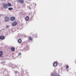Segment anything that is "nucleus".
<instances>
[{
  "label": "nucleus",
  "instance_id": "f257e3e1",
  "mask_svg": "<svg viewBox=\"0 0 76 76\" xmlns=\"http://www.w3.org/2000/svg\"><path fill=\"white\" fill-rule=\"evenodd\" d=\"M4 21L6 22H9L10 21L9 17H4Z\"/></svg>",
  "mask_w": 76,
  "mask_h": 76
},
{
  "label": "nucleus",
  "instance_id": "f03ea898",
  "mask_svg": "<svg viewBox=\"0 0 76 76\" xmlns=\"http://www.w3.org/2000/svg\"><path fill=\"white\" fill-rule=\"evenodd\" d=\"M3 7L4 9H7L8 7V6L7 4H5L3 5Z\"/></svg>",
  "mask_w": 76,
  "mask_h": 76
},
{
  "label": "nucleus",
  "instance_id": "7ed1b4c3",
  "mask_svg": "<svg viewBox=\"0 0 76 76\" xmlns=\"http://www.w3.org/2000/svg\"><path fill=\"white\" fill-rule=\"evenodd\" d=\"M17 24V22L15 21L12 23V26H15Z\"/></svg>",
  "mask_w": 76,
  "mask_h": 76
},
{
  "label": "nucleus",
  "instance_id": "20e7f679",
  "mask_svg": "<svg viewBox=\"0 0 76 76\" xmlns=\"http://www.w3.org/2000/svg\"><path fill=\"white\" fill-rule=\"evenodd\" d=\"M57 62H55L53 64V66L54 67H56L57 66Z\"/></svg>",
  "mask_w": 76,
  "mask_h": 76
},
{
  "label": "nucleus",
  "instance_id": "39448f33",
  "mask_svg": "<svg viewBox=\"0 0 76 76\" xmlns=\"http://www.w3.org/2000/svg\"><path fill=\"white\" fill-rule=\"evenodd\" d=\"M15 19V17H10V20L12 21H14Z\"/></svg>",
  "mask_w": 76,
  "mask_h": 76
},
{
  "label": "nucleus",
  "instance_id": "423d86ee",
  "mask_svg": "<svg viewBox=\"0 0 76 76\" xmlns=\"http://www.w3.org/2000/svg\"><path fill=\"white\" fill-rule=\"evenodd\" d=\"M4 39V36H1L0 37V39L2 40Z\"/></svg>",
  "mask_w": 76,
  "mask_h": 76
},
{
  "label": "nucleus",
  "instance_id": "0eeeda50",
  "mask_svg": "<svg viewBox=\"0 0 76 76\" xmlns=\"http://www.w3.org/2000/svg\"><path fill=\"white\" fill-rule=\"evenodd\" d=\"M18 1L23 4L24 2V0H18Z\"/></svg>",
  "mask_w": 76,
  "mask_h": 76
},
{
  "label": "nucleus",
  "instance_id": "6e6552de",
  "mask_svg": "<svg viewBox=\"0 0 76 76\" xmlns=\"http://www.w3.org/2000/svg\"><path fill=\"white\" fill-rule=\"evenodd\" d=\"M59 75H57L56 73H53L52 75V76H58Z\"/></svg>",
  "mask_w": 76,
  "mask_h": 76
},
{
  "label": "nucleus",
  "instance_id": "1a4fd4ad",
  "mask_svg": "<svg viewBox=\"0 0 76 76\" xmlns=\"http://www.w3.org/2000/svg\"><path fill=\"white\" fill-rule=\"evenodd\" d=\"M7 6H9V7H11L12 6V5H11V4L10 3H8V4H7Z\"/></svg>",
  "mask_w": 76,
  "mask_h": 76
},
{
  "label": "nucleus",
  "instance_id": "9d476101",
  "mask_svg": "<svg viewBox=\"0 0 76 76\" xmlns=\"http://www.w3.org/2000/svg\"><path fill=\"white\" fill-rule=\"evenodd\" d=\"M29 17L27 16L26 17V20H27V21L28 20H29Z\"/></svg>",
  "mask_w": 76,
  "mask_h": 76
},
{
  "label": "nucleus",
  "instance_id": "9b49d317",
  "mask_svg": "<svg viewBox=\"0 0 76 76\" xmlns=\"http://www.w3.org/2000/svg\"><path fill=\"white\" fill-rule=\"evenodd\" d=\"M11 50L12 51H14L15 50V48L12 47L11 48Z\"/></svg>",
  "mask_w": 76,
  "mask_h": 76
},
{
  "label": "nucleus",
  "instance_id": "f8f14e48",
  "mask_svg": "<svg viewBox=\"0 0 76 76\" xmlns=\"http://www.w3.org/2000/svg\"><path fill=\"white\" fill-rule=\"evenodd\" d=\"M22 40L20 39H19L18 40V42L19 43H21V42Z\"/></svg>",
  "mask_w": 76,
  "mask_h": 76
},
{
  "label": "nucleus",
  "instance_id": "ddd939ff",
  "mask_svg": "<svg viewBox=\"0 0 76 76\" xmlns=\"http://www.w3.org/2000/svg\"><path fill=\"white\" fill-rule=\"evenodd\" d=\"M8 10H13V9L12 7H9L8 8Z\"/></svg>",
  "mask_w": 76,
  "mask_h": 76
},
{
  "label": "nucleus",
  "instance_id": "4468645a",
  "mask_svg": "<svg viewBox=\"0 0 76 76\" xmlns=\"http://www.w3.org/2000/svg\"><path fill=\"white\" fill-rule=\"evenodd\" d=\"M69 68V66L68 65H66V69H68Z\"/></svg>",
  "mask_w": 76,
  "mask_h": 76
},
{
  "label": "nucleus",
  "instance_id": "2eb2a0df",
  "mask_svg": "<svg viewBox=\"0 0 76 76\" xmlns=\"http://www.w3.org/2000/svg\"><path fill=\"white\" fill-rule=\"evenodd\" d=\"M35 4H31V6L32 7H35Z\"/></svg>",
  "mask_w": 76,
  "mask_h": 76
},
{
  "label": "nucleus",
  "instance_id": "dca6fc26",
  "mask_svg": "<svg viewBox=\"0 0 76 76\" xmlns=\"http://www.w3.org/2000/svg\"><path fill=\"white\" fill-rule=\"evenodd\" d=\"M29 39L31 41H32V38L31 37H29Z\"/></svg>",
  "mask_w": 76,
  "mask_h": 76
},
{
  "label": "nucleus",
  "instance_id": "f3484780",
  "mask_svg": "<svg viewBox=\"0 0 76 76\" xmlns=\"http://www.w3.org/2000/svg\"><path fill=\"white\" fill-rule=\"evenodd\" d=\"M3 54V52L2 51L0 52V55H2Z\"/></svg>",
  "mask_w": 76,
  "mask_h": 76
},
{
  "label": "nucleus",
  "instance_id": "a211bd4d",
  "mask_svg": "<svg viewBox=\"0 0 76 76\" xmlns=\"http://www.w3.org/2000/svg\"><path fill=\"white\" fill-rule=\"evenodd\" d=\"M21 54V53H19L18 54V55H20Z\"/></svg>",
  "mask_w": 76,
  "mask_h": 76
},
{
  "label": "nucleus",
  "instance_id": "6ab92c4d",
  "mask_svg": "<svg viewBox=\"0 0 76 76\" xmlns=\"http://www.w3.org/2000/svg\"><path fill=\"white\" fill-rule=\"evenodd\" d=\"M7 28H8L9 27V26H7Z\"/></svg>",
  "mask_w": 76,
  "mask_h": 76
},
{
  "label": "nucleus",
  "instance_id": "aec40b11",
  "mask_svg": "<svg viewBox=\"0 0 76 76\" xmlns=\"http://www.w3.org/2000/svg\"><path fill=\"white\" fill-rule=\"evenodd\" d=\"M1 16V15H0V17Z\"/></svg>",
  "mask_w": 76,
  "mask_h": 76
},
{
  "label": "nucleus",
  "instance_id": "412c9836",
  "mask_svg": "<svg viewBox=\"0 0 76 76\" xmlns=\"http://www.w3.org/2000/svg\"><path fill=\"white\" fill-rule=\"evenodd\" d=\"M58 76H60V75H58Z\"/></svg>",
  "mask_w": 76,
  "mask_h": 76
},
{
  "label": "nucleus",
  "instance_id": "4be33fe9",
  "mask_svg": "<svg viewBox=\"0 0 76 76\" xmlns=\"http://www.w3.org/2000/svg\"><path fill=\"white\" fill-rule=\"evenodd\" d=\"M30 1L31 0H29Z\"/></svg>",
  "mask_w": 76,
  "mask_h": 76
}]
</instances>
